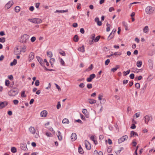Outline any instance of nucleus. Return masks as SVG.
<instances>
[{
  "label": "nucleus",
  "instance_id": "39",
  "mask_svg": "<svg viewBox=\"0 0 155 155\" xmlns=\"http://www.w3.org/2000/svg\"><path fill=\"white\" fill-rule=\"evenodd\" d=\"M5 38L4 37H2L0 38V42L4 43L5 41Z\"/></svg>",
  "mask_w": 155,
  "mask_h": 155
},
{
  "label": "nucleus",
  "instance_id": "7",
  "mask_svg": "<svg viewBox=\"0 0 155 155\" xmlns=\"http://www.w3.org/2000/svg\"><path fill=\"white\" fill-rule=\"evenodd\" d=\"M8 104V103L7 101H0V109H2L5 107Z\"/></svg>",
  "mask_w": 155,
  "mask_h": 155
},
{
  "label": "nucleus",
  "instance_id": "42",
  "mask_svg": "<svg viewBox=\"0 0 155 155\" xmlns=\"http://www.w3.org/2000/svg\"><path fill=\"white\" fill-rule=\"evenodd\" d=\"M45 134L48 137H51L52 136V134L51 133L49 132H46Z\"/></svg>",
  "mask_w": 155,
  "mask_h": 155
},
{
  "label": "nucleus",
  "instance_id": "4",
  "mask_svg": "<svg viewBox=\"0 0 155 155\" xmlns=\"http://www.w3.org/2000/svg\"><path fill=\"white\" fill-rule=\"evenodd\" d=\"M29 130L31 134H35V137L36 138H38L39 137L38 134L37 133H35L36 130L34 127H31L29 128Z\"/></svg>",
  "mask_w": 155,
  "mask_h": 155
},
{
  "label": "nucleus",
  "instance_id": "54",
  "mask_svg": "<svg viewBox=\"0 0 155 155\" xmlns=\"http://www.w3.org/2000/svg\"><path fill=\"white\" fill-rule=\"evenodd\" d=\"M25 91H22L21 92V96L22 97H26V96L25 95Z\"/></svg>",
  "mask_w": 155,
  "mask_h": 155
},
{
  "label": "nucleus",
  "instance_id": "12",
  "mask_svg": "<svg viewBox=\"0 0 155 155\" xmlns=\"http://www.w3.org/2000/svg\"><path fill=\"white\" fill-rule=\"evenodd\" d=\"M13 2L12 1H9L8 3L5 5V7L7 9H8L10 8L11 6L13 5Z\"/></svg>",
  "mask_w": 155,
  "mask_h": 155
},
{
  "label": "nucleus",
  "instance_id": "18",
  "mask_svg": "<svg viewBox=\"0 0 155 155\" xmlns=\"http://www.w3.org/2000/svg\"><path fill=\"white\" fill-rule=\"evenodd\" d=\"M95 21L97 22V25L99 26H101L102 25L101 22L99 21V19L98 17H96L95 19Z\"/></svg>",
  "mask_w": 155,
  "mask_h": 155
},
{
  "label": "nucleus",
  "instance_id": "45",
  "mask_svg": "<svg viewBox=\"0 0 155 155\" xmlns=\"http://www.w3.org/2000/svg\"><path fill=\"white\" fill-rule=\"evenodd\" d=\"M140 85L139 83H137L135 84V87L137 89H139L140 88Z\"/></svg>",
  "mask_w": 155,
  "mask_h": 155
},
{
  "label": "nucleus",
  "instance_id": "37",
  "mask_svg": "<svg viewBox=\"0 0 155 155\" xmlns=\"http://www.w3.org/2000/svg\"><path fill=\"white\" fill-rule=\"evenodd\" d=\"M20 8L19 6H17L15 7V10L16 12H19L20 11Z\"/></svg>",
  "mask_w": 155,
  "mask_h": 155
},
{
  "label": "nucleus",
  "instance_id": "47",
  "mask_svg": "<svg viewBox=\"0 0 155 155\" xmlns=\"http://www.w3.org/2000/svg\"><path fill=\"white\" fill-rule=\"evenodd\" d=\"M9 81L8 80H6L5 81V85L7 86H8L9 84Z\"/></svg>",
  "mask_w": 155,
  "mask_h": 155
},
{
  "label": "nucleus",
  "instance_id": "14",
  "mask_svg": "<svg viewBox=\"0 0 155 155\" xmlns=\"http://www.w3.org/2000/svg\"><path fill=\"white\" fill-rule=\"evenodd\" d=\"M21 148L22 150L25 151H27L28 150L26 144L25 143L22 144L21 145Z\"/></svg>",
  "mask_w": 155,
  "mask_h": 155
},
{
  "label": "nucleus",
  "instance_id": "17",
  "mask_svg": "<svg viewBox=\"0 0 155 155\" xmlns=\"http://www.w3.org/2000/svg\"><path fill=\"white\" fill-rule=\"evenodd\" d=\"M149 65L150 68L151 69H152L153 67V61L151 59H149L148 61Z\"/></svg>",
  "mask_w": 155,
  "mask_h": 155
},
{
  "label": "nucleus",
  "instance_id": "31",
  "mask_svg": "<svg viewBox=\"0 0 155 155\" xmlns=\"http://www.w3.org/2000/svg\"><path fill=\"white\" fill-rule=\"evenodd\" d=\"M114 36V34H112V32L111 33L109 36L107 38V40H110Z\"/></svg>",
  "mask_w": 155,
  "mask_h": 155
},
{
  "label": "nucleus",
  "instance_id": "55",
  "mask_svg": "<svg viewBox=\"0 0 155 155\" xmlns=\"http://www.w3.org/2000/svg\"><path fill=\"white\" fill-rule=\"evenodd\" d=\"M84 84L83 83H81L80 84L79 86L80 87L83 88L84 87Z\"/></svg>",
  "mask_w": 155,
  "mask_h": 155
},
{
  "label": "nucleus",
  "instance_id": "58",
  "mask_svg": "<svg viewBox=\"0 0 155 155\" xmlns=\"http://www.w3.org/2000/svg\"><path fill=\"white\" fill-rule=\"evenodd\" d=\"M60 62H61V64L62 65H63V66L64 65V64H65L62 58H61L60 60Z\"/></svg>",
  "mask_w": 155,
  "mask_h": 155
},
{
  "label": "nucleus",
  "instance_id": "46",
  "mask_svg": "<svg viewBox=\"0 0 155 155\" xmlns=\"http://www.w3.org/2000/svg\"><path fill=\"white\" fill-rule=\"evenodd\" d=\"M114 55L118 56H120L121 54V53L120 52H115L114 54Z\"/></svg>",
  "mask_w": 155,
  "mask_h": 155
},
{
  "label": "nucleus",
  "instance_id": "27",
  "mask_svg": "<svg viewBox=\"0 0 155 155\" xmlns=\"http://www.w3.org/2000/svg\"><path fill=\"white\" fill-rule=\"evenodd\" d=\"M120 68V66L119 65H117L116 66V68H112L111 69V71L114 72L116 71L117 70V69Z\"/></svg>",
  "mask_w": 155,
  "mask_h": 155
},
{
  "label": "nucleus",
  "instance_id": "6",
  "mask_svg": "<svg viewBox=\"0 0 155 155\" xmlns=\"http://www.w3.org/2000/svg\"><path fill=\"white\" fill-rule=\"evenodd\" d=\"M128 138V136L127 135H126L124 136L121 138L118 139V143H121L122 142L126 140H127Z\"/></svg>",
  "mask_w": 155,
  "mask_h": 155
},
{
  "label": "nucleus",
  "instance_id": "52",
  "mask_svg": "<svg viewBox=\"0 0 155 155\" xmlns=\"http://www.w3.org/2000/svg\"><path fill=\"white\" fill-rule=\"evenodd\" d=\"M35 85L36 86H38L39 85V80H37L35 81Z\"/></svg>",
  "mask_w": 155,
  "mask_h": 155
},
{
  "label": "nucleus",
  "instance_id": "23",
  "mask_svg": "<svg viewBox=\"0 0 155 155\" xmlns=\"http://www.w3.org/2000/svg\"><path fill=\"white\" fill-rule=\"evenodd\" d=\"M36 58L38 60V62H39V63L42 66V62L43 61L42 59L40 58L38 56H36Z\"/></svg>",
  "mask_w": 155,
  "mask_h": 155
},
{
  "label": "nucleus",
  "instance_id": "44",
  "mask_svg": "<svg viewBox=\"0 0 155 155\" xmlns=\"http://www.w3.org/2000/svg\"><path fill=\"white\" fill-rule=\"evenodd\" d=\"M130 70H128L127 71H124L123 72L124 74V76H126L127 74H128L130 72Z\"/></svg>",
  "mask_w": 155,
  "mask_h": 155
},
{
  "label": "nucleus",
  "instance_id": "56",
  "mask_svg": "<svg viewBox=\"0 0 155 155\" xmlns=\"http://www.w3.org/2000/svg\"><path fill=\"white\" fill-rule=\"evenodd\" d=\"M87 87L88 89L91 88L92 87V84H87Z\"/></svg>",
  "mask_w": 155,
  "mask_h": 155
},
{
  "label": "nucleus",
  "instance_id": "13",
  "mask_svg": "<svg viewBox=\"0 0 155 155\" xmlns=\"http://www.w3.org/2000/svg\"><path fill=\"white\" fill-rule=\"evenodd\" d=\"M71 137L72 141H75L77 138L76 134L75 133H73L71 135Z\"/></svg>",
  "mask_w": 155,
  "mask_h": 155
},
{
  "label": "nucleus",
  "instance_id": "21",
  "mask_svg": "<svg viewBox=\"0 0 155 155\" xmlns=\"http://www.w3.org/2000/svg\"><path fill=\"white\" fill-rule=\"evenodd\" d=\"M68 12V9H66L64 10H57L55 11V13L58 12V13H63L64 12Z\"/></svg>",
  "mask_w": 155,
  "mask_h": 155
},
{
  "label": "nucleus",
  "instance_id": "11",
  "mask_svg": "<svg viewBox=\"0 0 155 155\" xmlns=\"http://www.w3.org/2000/svg\"><path fill=\"white\" fill-rule=\"evenodd\" d=\"M35 56V54L33 52H31L30 53L28 57V61H31L34 59Z\"/></svg>",
  "mask_w": 155,
  "mask_h": 155
},
{
  "label": "nucleus",
  "instance_id": "26",
  "mask_svg": "<svg viewBox=\"0 0 155 155\" xmlns=\"http://www.w3.org/2000/svg\"><path fill=\"white\" fill-rule=\"evenodd\" d=\"M78 50L81 51L82 52H84L85 51L84 48V46H82L79 48L78 49Z\"/></svg>",
  "mask_w": 155,
  "mask_h": 155
},
{
  "label": "nucleus",
  "instance_id": "32",
  "mask_svg": "<svg viewBox=\"0 0 155 155\" xmlns=\"http://www.w3.org/2000/svg\"><path fill=\"white\" fill-rule=\"evenodd\" d=\"M17 64V60L15 59H14L13 61L11 63L10 65L11 66H13L16 64Z\"/></svg>",
  "mask_w": 155,
  "mask_h": 155
},
{
  "label": "nucleus",
  "instance_id": "3",
  "mask_svg": "<svg viewBox=\"0 0 155 155\" xmlns=\"http://www.w3.org/2000/svg\"><path fill=\"white\" fill-rule=\"evenodd\" d=\"M29 38V36L27 35H24L21 37L20 39V42L23 43H25L27 42Z\"/></svg>",
  "mask_w": 155,
  "mask_h": 155
},
{
  "label": "nucleus",
  "instance_id": "59",
  "mask_svg": "<svg viewBox=\"0 0 155 155\" xmlns=\"http://www.w3.org/2000/svg\"><path fill=\"white\" fill-rule=\"evenodd\" d=\"M61 104L60 102H58V104L57 106V108L58 109H59L61 107Z\"/></svg>",
  "mask_w": 155,
  "mask_h": 155
},
{
  "label": "nucleus",
  "instance_id": "16",
  "mask_svg": "<svg viewBox=\"0 0 155 155\" xmlns=\"http://www.w3.org/2000/svg\"><path fill=\"white\" fill-rule=\"evenodd\" d=\"M144 119L145 120V123L147 124H148L149 121L150 120V117L148 115L145 116L144 117Z\"/></svg>",
  "mask_w": 155,
  "mask_h": 155
},
{
  "label": "nucleus",
  "instance_id": "38",
  "mask_svg": "<svg viewBox=\"0 0 155 155\" xmlns=\"http://www.w3.org/2000/svg\"><path fill=\"white\" fill-rule=\"evenodd\" d=\"M47 56L49 58L51 57L52 56V53L51 51H49V52H47Z\"/></svg>",
  "mask_w": 155,
  "mask_h": 155
},
{
  "label": "nucleus",
  "instance_id": "36",
  "mask_svg": "<svg viewBox=\"0 0 155 155\" xmlns=\"http://www.w3.org/2000/svg\"><path fill=\"white\" fill-rule=\"evenodd\" d=\"M90 139L91 140H92L93 141H94V143L96 144L97 143V141H95V137L94 136H92L91 137Z\"/></svg>",
  "mask_w": 155,
  "mask_h": 155
},
{
  "label": "nucleus",
  "instance_id": "35",
  "mask_svg": "<svg viewBox=\"0 0 155 155\" xmlns=\"http://www.w3.org/2000/svg\"><path fill=\"white\" fill-rule=\"evenodd\" d=\"M11 151L13 153H15L16 152L17 150L15 147H13L11 148Z\"/></svg>",
  "mask_w": 155,
  "mask_h": 155
},
{
  "label": "nucleus",
  "instance_id": "60",
  "mask_svg": "<svg viewBox=\"0 0 155 155\" xmlns=\"http://www.w3.org/2000/svg\"><path fill=\"white\" fill-rule=\"evenodd\" d=\"M130 77L131 79H133L134 77V75L133 74H131L130 75Z\"/></svg>",
  "mask_w": 155,
  "mask_h": 155
},
{
  "label": "nucleus",
  "instance_id": "1",
  "mask_svg": "<svg viewBox=\"0 0 155 155\" xmlns=\"http://www.w3.org/2000/svg\"><path fill=\"white\" fill-rule=\"evenodd\" d=\"M154 7L151 6H148L145 8V12L148 14L151 15L153 14L155 10Z\"/></svg>",
  "mask_w": 155,
  "mask_h": 155
},
{
  "label": "nucleus",
  "instance_id": "28",
  "mask_svg": "<svg viewBox=\"0 0 155 155\" xmlns=\"http://www.w3.org/2000/svg\"><path fill=\"white\" fill-rule=\"evenodd\" d=\"M142 64V62L141 61H138L137 63V66L138 67H140Z\"/></svg>",
  "mask_w": 155,
  "mask_h": 155
},
{
  "label": "nucleus",
  "instance_id": "62",
  "mask_svg": "<svg viewBox=\"0 0 155 155\" xmlns=\"http://www.w3.org/2000/svg\"><path fill=\"white\" fill-rule=\"evenodd\" d=\"M40 5V3H36L35 4V7L37 9H38L39 8V6Z\"/></svg>",
  "mask_w": 155,
  "mask_h": 155
},
{
  "label": "nucleus",
  "instance_id": "63",
  "mask_svg": "<svg viewBox=\"0 0 155 155\" xmlns=\"http://www.w3.org/2000/svg\"><path fill=\"white\" fill-rule=\"evenodd\" d=\"M136 127V126L134 124H132V126H131V127H130V128L132 129H134Z\"/></svg>",
  "mask_w": 155,
  "mask_h": 155
},
{
  "label": "nucleus",
  "instance_id": "15",
  "mask_svg": "<svg viewBox=\"0 0 155 155\" xmlns=\"http://www.w3.org/2000/svg\"><path fill=\"white\" fill-rule=\"evenodd\" d=\"M82 112L87 118L89 117V115L86 109H83L82 110Z\"/></svg>",
  "mask_w": 155,
  "mask_h": 155
},
{
  "label": "nucleus",
  "instance_id": "19",
  "mask_svg": "<svg viewBox=\"0 0 155 155\" xmlns=\"http://www.w3.org/2000/svg\"><path fill=\"white\" fill-rule=\"evenodd\" d=\"M47 114V112L46 110H43L41 113V115L42 117H45Z\"/></svg>",
  "mask_w": 155,
  "mask_h": 155
},
{
  "label": "nucleus",
  "instance_id": "40",
  "mask_svg": "<svg viewBox=\"0 0 155 155\" xmlns=\"http://www.w3.org/2000/svg\"><path fill=\"white\" fill-rule=\"evenodd\" d=\"M55 59L53 58H51L50 61V63L51 64V65L53 66V63L54 62Z\"/></svg>",
  "mask_w": 155,
  "mask_h": 155
},
{
  "label": "nucleus",
  "instance_id": "51",
  "mask_svg": "<svg viewBox=\"0 0 155 155\" xmlns=\"http://www.w3.org/2000/svg\"><path fill=\"white\" fill-rule=\"evenodd\" d=\"M13 102L14 104L17 105L18 104L19 101L17 100H13Z\"/></svg>",
  "mask_w": 155,
  "mask_h": 155
},
{
  "label": "nucleus",
  "instance_id": "10",
  "mask_svg": "<svg viewBox=\"0 0 155 155\" xmlns=\"http://www.w3.org/2000/svg\"><path fill=\"white\" fill-rule=\"evenodd\" d=\"M21 50L20 48L18 47H16L14 49V53L16 55H18L20 54Z\"/></svg>",
  "mask_w": 155,
  "mask_h": 155
},
{
  "label": "nucleus",
  "instance_id": "41",
  "mask_svg": "<svg viewBox=\"0 0 155 155\" xmlns=\"http://www.w3.org/2000/svg\"><path fill=\"white\" fill-rule=\"evenodd\" d=\"M100 36H97L95 39H94V42H97L99 40L100 38Z\"/></svg>",
  "mask_w": 155,
  "mask_h": 155
},
{
  "label": "nucleus",
  "instance_id": "64",
  "mask_svg": "<svg viewBox=\"0 0 155 155\" xmlns=\"http://www.w3.org/2000/svg\"><path fill=\"white\" fill-rule=\"evenodd\" d=\"M136 116V117H139L140 116V114L138 113H136L134 115V116Z\"/></svg>",
  "mask_w": 155,
  "mask_h": 155
},
{
  "label": "nucleus",
  "instance_id": "30",
  "mask_svg": "<svg viewBox=\"0 0 155 155\" xmlns=\"http://www.w3.org/2000/svg\"><path fill=\"white\" fill-rule=\"evenodd\" d=\"M149 28L147 26H146L143 29V32L144 33H147L148 32Z\"/></svg>",
  "mask_w": 155,
  "mask_h": 155
},
{
  "label": "nucleus",
  "instance_id": "8",
  "mask_svg": "<svg viewBox=\"0 0 155 155\" xmlns=\"http://www.w3.org/2000/svg\"><path fill=\"white\" fill-rule=\"evenodd\" d=\"M84 142L85 147L88 150H90L91 149L90 143L86 140H85Z\"/></svg>",
  "mask_w": 155,
  "mask_h": 155
},
{
  "label": "nucleus",
  "instance_id": "50",
  "mask_svg": "<svg viewBox=\"0 0 155 155\" xmlns=\"http://www.w3.org/2000/svg\"><path fill=\"white\" fill-rule=\"evenodd\" d=\"M36 39V38L35 37H32L31 39V42H34Z\"/></svg>",
  "mask_w": 155,
  "mask_h": 155
},
{
  "label": "nucleus",
  "instance_id": "9",
  "mask_svg": "<svg viewBox=\"0 0 155 155\" xmlns=\"http://www.w3.org/2000/svg\"><path fill=\"white\" fill-rule=\"evenodd\" d=\"M95 77L96 75L94 74H91L90 75L89 77L87 78V81L88 82H91L92 79L94 78Z\"/></svg>",
  "mask_w": 155,
  "mask_h": 155
},
{
  "label": "nucleus",
  "instance_id": "5",
  "mask_svg": "<svg viewBox=\"0 0 155 155\" xmlns=\"http://www.w3.org/2000/svg\"><path fill=\"white\" fill-rule=\"evenodd\" d=\"M28 20L31 22L36 23L40 24L42 22V20L39 18H35L33 19H29Z\"/></svg>",
  "mask_w": 155,
  "mask_h": 155
},
{
  "label": "nucleus",
  "instance_id": "2",
  "mask_svg": "<svg viewBox=\"0 0 155 155\" xmlns=\"http://www.w3.org/2000/svg\"><path fill=\"white\" fill-rule=\"evenodd\" d=\"M18 93V89H12L9 91L8 92V94L10 96H15Z\"/></svg>",
  "mask_w": 155,
  "mask_h": 155
},
{
  "label": "nucleus",
  "instance_id": "29",
  "mask_svg": "<svg viewBox=\"0 0 155 155\" xmlns=\"http://www.w3.org/2000/svg\"><path fill=\"white\" fill-rule=\"evenodd\" d=\"M78 152L80 154H83L84 153L83 150L80 145H79L78 147Z\"/></svg>",
  "mask_w": 155,
  "mask_h": 155
},
{
  "label": "nucleus",
  "instance_id": "33",
  "mask_svg": "<svg viewBox=\"0 0 155 155\" xmlns=\"http://www.w3.org/2000/svg\"><path fill=\"white\" fill-rule=\"evenodd\" d=\"M93 68V66L92 64H91L90 66L86 69V71H91Z\"/></svg>",
  "mask_w": 155,
  "mask_h": 155
},
{
  "label": "nucleus",
  "instance_id": "22",
  "mask_svg": "<svg viewBox=\"0 0 155 155\" xmlns=\"http://www.w3.org/2000/svg\"><path fill=\"white\" fill-rule=\"evenodd\" d=\"M88 100L89 103L91 104H95L96 102V101L95 100L91 99H89Z\"/></svg>",
  "mask_w": 155,
  "mask_h": 155
},
{
  "label": "nucleus",
  "instance_id": "24",
  "mask_svg": "<svg viewBox=\"0 0 155 155\" xmlns=\"http://www.w3.org/2000/svg\"><path fill=\"white\" fill-rule=\"evenodd\" d=\"M61 132L59 131H58L57 136L59 140H61L62 139V136L61 135Z\"/></svg>",
  "mask_w": 155,
  "mask_h": 155
},
{
  "label": "nucleus",
  "instance_id": "43",
  "mask_svg": "<svg viewBox=\"0 0 155 155\" xmlns=\"http://www.w3.org/2000/svg\"><path fill=\"white\" fill-rule=\"evenodd\" d=\"M132 143L133 144V146L134 147H135L137 144L136 140H133Z\"/></svg>",
  "mask_w": 155,
  "mask_h": 155
},
{
  "label": "nucleus",
  "instance_id": "48",
  "mask_svg": "<svg viewBox=\"0 0 155 155\" xmlns=\"http://www.w3.org/2000/svg\"><path fill=\"white\" fill-rule=\"evenodd\" d=\"M26 49V47L25 46H23L21 49V51L25 52V49Z\"/></svg>",
  "mask_w": 155,
  "mask_h": 155
},
{
  "label": "nucleus",
  "instance_id": "53",
  "mask_svg": "<svg viewBox=\"0 0 155 155\" xmlns=\"http://www.w3.org/2000/svg\"><path fill=\"white\" fill-rule=\"evenodd\" d=\"M95 37V35L94 34H92L91 35V39L92 40H94Z\"/></svg>",
  "mask_w": 155,
  "mask_h": 155
},
{
  "label": "nucleus",
  "instance_id": "25",
  "mask_svg": "<svg viewBox=\"0 0 155 155\" xmlns=\"http://www.w3.org/2000/svg\"><path fill=\"white\" fill-rule=\"evenodd\" d=\"M62 123L64 124H68L69 123V121L68 119L64 118L62 120Z\"/></svg>",
  "mask_w": 155,
  "mask_h": 155
},
{
  "label": "nucleus",
  "instance_id": "57",
  "mask_svg": "<svg viewBox=\"0 0 155 155\" xmlns=\"http://www.w3.org/2000/svg\"><path fill=\"white\" fill-rule=\"evenodd\" d=\"M103 97V96L102 95L99 94L98 95V98L100 101H101L102 100Z\"/></svg>",
  "mask_w": 155,
  "mask_h": 155
},
{
  "label": "nucleus",
  "instance_id": "20",
  "mask_svg": "<svg viewBox=\"0 0 155 155\" xmlns=\"http://www.w3.org/2000/svg\"><path fill=\"white\" fill-rule=\"evenodd\" d=\"M134 136H138L137 134L134 131H131L130 133V137H132Z\"/></svg>",
  "mask_w": 155,
  "mask_h": 155
},
{
  "label": "nucleus",
  "instance_id": "34",
  "mask_svg": "<svg viewBox=\"0 0 155 155\" xmlns=\"http://www.w3.org/2000/svg\"><path fill=\"white\" fill-rule=\"evenodd\" d=\"M78 36L77 35H75L74 37V41L75 42H77L78 41Z\"/></svg>",
  "mask_w": 155,
  "mask_h": 155
},
{
  "label": "nucleus",
  "instance_id": "61",
  "mask_svg": "<svg viewBox=\"0 0 155 155\" xmlns=\"http://www.w3.org/2000/svg\"><path fill=\"white\" fill-rule=\"evenodd\" d=\"M122 25H123V26H124V27H126L127 26V23H126L125 21H123L122 22Z\"/></svg>",
  "mask_w": 155,
  "mask_h": 155
},
{
  "label": "nucleus",
  "instance_id": "49",
  "mask_svg": "<svg viewBox=\"0 0 155 155\" xmlns=\"http://www.w3.org/2000/svg\"><path fill=\"white\" fill-rule=\"evenodd\" d=\"M110 62V61L109 59H107L105 62V65H107Z\"/></svg>",
  "mask_w": 155,
  "mask_h": 155
}]
</instances>
